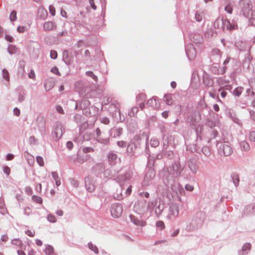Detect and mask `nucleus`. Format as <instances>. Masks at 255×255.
Here are the masks:
<instances>
[{
	"mask_svg": "<svg viewBox=\"0 0 255 255\" xmlns=\"http://www.w3.org/2000/svg\"><path fill=\"white\" fill-rule=\"evenodd\" d=\"M172 169L176 176L171 173H167L163 179L164 184L172 192V197L178 195H183L185 191L178 182V177L182 173L183 168L178 162H174L172 165Z\"/></svg>",
	"mask_w": 255,
	"mask_h": 255,
	"instance_id": "f257e3e1",
	"label": "nucleus"
},
{
	"mask_svg": "<svg viewBox=\"0 0 255 255\" xmlns=\"http://www.w3.org/2000/svg\"><path fill=\"white\" fill-rule=\"evenodd\" d=\"M241 10L240 15L248 19L249 23L255 26V10L251 0H239Z\"/></svg>",
	"mask_w": 255,
	"mask_h": 255,
	"instance_id": "f03ea898",
	"label": "nucleus"
},
{
	"mask_svg": "<svg viewBox=\"0 0 255 255\" xmlns=\"http://www.w3.org/2000/svg\"><path fill=\"white\" fill-rule=\"evenodd\" d=\"M217 146L219 154L221 156H229L233 152V148L228 142L217 141Z\"/></svg>",
	"mask_w": 255,
	"mask_h": 255,
	"instance_id": "7ed1b4c3",
	"label": "nucleus"
},
{
	"mask_svg": "<svg viewBox=\"0 0 255 255\" xmlns=\"http://www.w3.org/2000/svg\"><path fill=\"white\" fill-rule=\"evenodd\" d=\"M205 220V214L198 212L190 222V228L192 230H197L201 227Z\"/></svg>",
	"mask_w": 255,
	"mask_h": 255,
	"instance_id": "20e7f679",
	"label": "nucleus"
},
{
	"mask_svg": "<svg viewBox=\"0 0 255 255\" xmlns=\"http://www.w3.org/2000/svg\"><path fill=\"white\" fill-rule=\"evenodd\" d=\"M201 136H196V139L192 142L189 139H186L185 141L186 149L190 151L191 152L197 151L198 149L199 148L201 145Z\"/></svg>",
	"mask_w": 255,
	"mask_h": 255,
	"instance_id": "39448f33",
	"label": "nucleus"
},
{
	"mask_svg": "<svg viewBox=\"0 0 255 255\" xmlns=\"http://www.w3.org/2000/svg\"><path fill=\"white\" fill-rule=\"evenodd\" d=\"M134 211L139 215L144 214L147 210L146 201L144 199L138 200L134 205Z\"/></svg>",
	"mask_w": 255,
	"mask_h": 255,
	"instance_id": "423d86ee",
	"label": "nucleus"
},
{
	"mask_svg": "<svg viewBox=\"0 0 255 255\" xmlns=\"http://www.w3.org/2000/svg\"><path fill=\"white\" fill-rule=\"evenodd\" d=\"M95 139L96 141L104 145H108L110 144V139L109 136L104 137L100 128H97L95 130Z\"/></svg>",
	"mask_w": 255,
	"mask_h": 255,
	"instance_id": "0eeeda50",
	"label": "nucleus"
},
{
	"mask_svg": "<svg viewBox=\"0 0 255 255\" xmlns=\"http://www.w3.org/2000/svg\"><path fill=\"white\" fill-rule=\"evenodd\" d=\"M123 211V206L119 203H114L111 206V214L114 218H118L121 217Z\"/></svg>",
	"mask_w": 255,
	"mask_h": 255,
	"instance_id": "6e6552de",
	"label": "nucleus"
},
{
	"mask_svg": "<svg viewBox=\"0 0 255 255\" xmlns=\"http://www.w3.org/2000/svg\"><path fill=\"white\" fill-rule=\"evenodd\" d=\"M200 120V114L198 112H195L188 116L186 122L189 124L191 128H195L196 124Z\"/></svg>",
	"mask_w": 255,
	"mask_h": 255,
	"instance_id": "1a4fd4ad",
	"label": "nucleus"
},
{
	"mask_svg": "<svg viewBox=\"0 0 255 255\" xmlns=\"http://www.w3.org/2000/svg\"><path fill=\"white\" fill-rule=\"evenodd\" d=\"M114 108L115 110L113 112V116L117 120L122 121L124 120V117L122 119L121 117V113L120 109V104L117 102H113L110 107V109Z\"/></svg>",
	"mask_w": 255,
	"mask_h": 255,
	"instance_id": "9d476101",
	"label": "nucleus"
},
{
	"mask_svg": "<svg viewBox=\"0 0 255 255\" xmlns=\"http://www.w3.org/2000/svg\"><path fill=\"white\" fill-rule=\"evenodd\" d=\"M63 131L62 126L60 124H57L52 132V137L56 139H58L62 137Z\"/></svg>",
	"mask_w": 255,
	"mask_h": 255,
	"instance_id": "9b49d317",
	"label": "nucleus"
},
{
	"mask_svg": "<svg viewBox=\"0 0 255 255\" xmlns=\"http://www.w3.org/2000/svg\"><path fill=\"white\" fill-rule=\"evenodd\" d=\"M37 125L38 127V129L41 134V135H43L45 134V130H46V121L44 117L40 116L37 118L36 120Z\"/></svg>",
	"mask_w": 255,
	"mask_h": 255,
	"instance_id": "f8f14e48",
	"label": "nucleus"
},
{
	"mask_svg": "<svg viewBox=\"0 0 255 255\" xmlns=\"http://www.w3.org/2000/svg\"><path fill=\"white\" fill-rule=\"evenodd\" d=\"M185 51L187 56L189 60H192L195 57L196 52L195 48L192 44H188L185 46Z\"/></svg>",
	"mask_w": 255,
	"mask_h": 255,
	"instance_id": "ddd939ff",
	"label": "nucleus"
},
{
	"mask_svg": "<svg viewBox=\"0 0 255 255\" xmlns=\"http://www.w3.org/2000/svg\"><path fill=\"white\" fill-rule=\"evenodd\" d=\"M107 157L108 162L111 165H115L120 161V158L116 153L113 152H110L107 155Z\"/></svg>",
	"mask_w": 255,
	"mask_h": 255,
	"instance_id": "4468645a",
	"label": "nucleus"
},
{
	"mask_svg": "<svg viewBox=\"0 0 255 255\" xmlns=\"http://www.w3.org/2000/svg\"><path fill=\"white\" fill-rule=\"evenodd\" d=\"M123 133V128L118 127H113L111 128L109 131V136H112L113 138L120 136Z\"/></svg>",
	"mask_w": 255,
	"mask_h": 255,
	"instance_id": "2eb2a0df",
	"label": "nucleus"
},
{
	"mask_svg": "<svg viewBox=\"0 0 255 255\" xmlns=\"http://www.w3.org/2000/svg\"><path fill=\"white\" fill-rule=\"evenodd\" d=\"M85 187L90 192H92L95 190V185L94 181L89 176H87L85 179Z\"/></svg>",
	"mask_w": 255,
	"mask_h": 255,
	"instance_id": "dca6fc26",
	"label": "nucleus"
},
{
	"mask_svg": "<svg viewBox=\"0 0 255 255\" xmlns=\"http://www.w3.org/2000/svg\"><path fill=\"white\" fill-rule=\"evenodd\" d=\"M155 172L153 170H149L146 173L143 181L144 185H147L148 183L155 177Z\"/></svg>",
	"mask_w": 255,
	"mask_h": 255,
	"instance_id": "f3484780",
	"label": "nucleus"
},
{
	"mask_svg": "<svg viewBox=\"0 0 255 255\" xmlns=\"http://www.w3.org/2000/svg\"><path fill=\"white\" fill-rule=\"evenodd\" d=\"M90 104L91 103L88 100L83 99L79 103V104L76 103L75 109H77L79 107V109L83 110H87L90 107Z\"/></svg>",
	"mask_w": 255,
	"mask_h": 255,
	"instance_id": "a211bd4d",
	"label": "nucleus"
},
{
	"mask_svg": "<svg viewBox=\"0 0 255 255\" xmlns=\"http://www.w3.org/2000/svg\"><path fill=\"white\" fill-rule=\"evenodd\" d=\"M203 83L207 87H212L214 85L213 79L207 73H204L203 75Z\"/></svg>",
	"mask_w": 255,
	"mask_h": 255,
	"instance_id": "6ab92c4d",
	"label": "nucleus"
},
{
	"mask_svg": "<svg viewBox=\"0 0 255 255\" xmlns=\"http://www.w3.org/2000/svg\"><path fill=\"white\" fill-rule=\"evenodd\" d=\"M123 187L121 185H119L116 189V191L113 194V197L117 200H121L124 197V195L122 194Z\"/></svg>",
	"mask_w": 255,
	"mask_h": 255,
	"instance_id": "aec40b11",
	"label": "nucleus"
},
{
	"mask_svg": "<svg viewBox=\"0 0 255 255\" xmlns=\"http://www.w3.org/2000/svg\"><path fill=\"white\" fill-rule=\"evenodd\" d=\"M127 153L130 157L133 156L134 154L136 149V145L133 142L130 141L128 145H127Z\"/></svg>",
	"mask_w": 255,
	"mask_h": 255,
	"instance_id": "412c9836",
	"label": "nucleus"
},
{
	"mask_svg": "<svg viewBox=\"0 0 255 255\" xmlns=\"http://www.w3.org/2000/svg\"><path fill=\"white\" fill-rule=\"evenodd\" d=\"M237 27V25L236 24L231 23L227 19H224V27L223 30L227 29L232 30L235 29Z\"/></svg>",
	"mask_w": 255,
	"mask_h": 255,
	"instance_id": "4be33fe9",
	"label": "nucleus"
},
{
	"mask_svg": "<svg viewBox=\"0 0 255 255\" xmlns=\"http://www.w3.org/2000/svg\"><path fill=\"white\" fill-rule=\"evenodd\" d=\"M147 105L152 108L156 109L159 107L158 99L156 97H153L148 100L147 102Z\"/></svg>",
	"mask_w": 255,
	"mask_h": 255,
	"instance_id": "5701e85b",
	"label": "nucleus"
},
{
	"mask_svg": "<svg viewBox=\"0 0 255 255\" xmlns=\"http://www.w3.org/2000/svg\"><path fill=\"white\" fill-rule=\"evenodd\" d=\"M129 218L131 222L136 226L143 227L146 225V222L144 221L139 220L132 215H129Z\"/></svg>",
	"mask_w": 255,
	"mask_h": 255,
	"instance_id": "b1692460",
	"label": "nucleus"
},
{
	"mask_svg": "<svg viewBox=\"0 0 255 255\" xmlns=\"http://www.w3.org/2000/svg\"><path fill=\"white\" fill-rule=\"evenodd\" d=\"M173 138V136H168V135L164 134L162 135V146L163 149H166L168 147L169 145L171 144L169 142V140H171V138Z\"/></svg>",
	"mask_w": 255,
	"mask_h": 255,
	"instance_id": "393cba45",
	"label": "nucleus"
},
{
	"mask_svg": "<svg viewBox=\"0 0 255 255\" xmlns=\"http://www.w3.org/2000/svg\"><path fill=\"white\" fill-rule=\"evenodd\" d=\"M188 167L190 168L191 171L195 174L198 171V167L196 165L195 161L193 159H189L188 161Z\"/></svg>",
	"mask_w": 255,
	"mask_h": 255,
	"instance_id": "a878e982",
	"label": "nucleus"
},
{
	"mask_svg": "<svg viewBox=\"0 0 255 255\" xmlns=\"http://www.w3.org/2000/svg\"><path fill=\"white\" fill-rule=\"evenodd\" d=\"M170 214L174 217L178 216L179 214L178 206L176 203L172 204L169 207Z\"/></svg>",
	"mask_w": 255,
	"mask_h": 255,
	"instance_id": "bb28decb",
	"label": "nucleus"
},
{
	"mask_svg": "<svg viewBox=\"0 0 255 255\" xmlns=\"http://www.w3.org/2000/svg\"><path fill=\"white\" fill-rule=\"evenodd\" d=\"M43 28L45 31H50L56 28V24L51 21H46L43 23Z\"/></svg>",
	"mask_w": 255,
	"mask_h": 255,
	"instance_id": "cd10ccee",
	"label": "nucleus"
},
{
	"mask_svg": "<svg viewBox=\"0 0 255 255\" xmlns=\"http://www.w3.org/2000/svg\"><path fill=\"white\" fill-rule=\"evenodd\" d=\"M105 165L102 163L96 164L93 166V170L97 174H101L105 171Z\"/></svg>",
	"mask_w": 255,
	"mask_h": 255,
	"instance_id": "c85d7f7f",
	"label": "nucleus"
},
{
	"mask_svg": "<svg viewBox=\"0 0 255 255\" xmlns=\"http://www.w3.org/2000/svg\"><path fill=\"white\" fill-rule=\"evenodd\" d=\"M251 245L249 243H245L242 247L241 250L238 252L239 255H245L248 254V252L251 250Z\"/></svg>",
	"mask_w": 255,
	"mask_h": 255,
	"instance_id": "c756f323",
	"label": "nucleus"
},
{
	"mask_svg": "<svg viewBox=\"0 0 255 255\" xmlns=\"http://www.w3.org/2000/svg\"><path fill=\"white\" fill-rule=\"evenodd\" d=\"M213 27L215 28L222 29L224 27V19L223 18H218L213 23Z\"/></svg>",
	"mask_w": 255,
	"mask_h": 255,
	"instance_id": "7c9ffc66",
	"label": "nucleus"
},
{
	"mask_svg": "<svg viewBox=\"0 0 255 255\" xmlns=\"http://www.w3.org/2000/svg\"><path fill=\"white\" fill-rule=\"evenodd\" d=\"M165 205L163 202H159L157 206L155 207V213L157 217L159 216L163 209H164Z\"/></svg>",
	"mask_w": 255,
	"mask_h": 255,
	"instance_id": "2f4dec72",
	"label": "nucleus"
},
{
	"mask_svg": "<svg viewBox=\"0 0 255 255\" xmlns=\"http://www.w3.org/2000/svg\"><path fill=\"white\" fill-rule=\"evenodd\" d=\"M240 147L241 150L244 151H248L250 149V145L246 140H243L240 142Z\"/></svg>",
	"mask_w": 255,
	"mask_h": 255,
	"instance_id": "473e14b6",
	"label": "nucleus"
},
{
	"mask_svg": "<svg viewBox=\"0 0 255 255\" xmlns=\"http://www.w3.org/2000/svg\"><path fill=\"white\" fill-rule=\"evenodd\" d=\"M255 213V205H249L247 206L244 210V213L246 215H249Z\"/></svg>",
	"mask_w": 255,
	"mask_h": 255,
	"instance_id": "72a5a7b5",
	"label": "nucleus"
},
{
	"mask_svg": "<svg viewBox=\"0 0 255 255\" xmlns=\"http://www.w3.org/2000/svg\"><path fill=\"white\" fill-rule=\"evenodd\" d=\"M163 100L167 105H172L173 103L172 94H165L164 96Z\"/></svg>",
	"mask_w": 255,
	"mask_h": 255,
	"instance_id": "f704fd0d",
	"label": "nucleus"
},
{
	"mask_svg": "<svg viewBox=\"0 0 255 255\" xmlns=\"http://www.w3.org/2000/svg\"><path fill=\"white\" fill-rule=\"evenodd\" d=\"M206 125L211 128H213L219 125V122L218 120L213 121L211 120L208 119L206 121Z\"/></svg>",
	"mask_w": 255,
	"mask_h": 255,
	"instance_id": "c9c22d12",
	"label": "nucleus"
},
{
	"mask_svg": "<svg viewBox=\"0 0 255 255\" xmlns=\"http://www.w3.org/2000/svg\"><path fill=\"white\" fill-rule=\"evenodd\" d=\"M26 95V91L24 89H21L19 93L18 96V101L19 102H22L25 100V96Z\"/></svg>",
	"mask_w": 255,
	"mask_h": 255,
	"instance_id": "e433bc0d",
	"label": "nucleus"
},
{
	"mask_svg": "<svg viewBox=\"0 0 255 255\" xmlns=\"http://www.w3.org/2000/svg\"><path fill=\"white\" fill-rule=\"evenodd\" d=\"M204 17V12L201 11H196L195 14V19L197 22H201Z\"/></svg>",
	"mask_w": 255,
	"mask_h": 255,
	"instance_id": "4c0bfd02",
	"label": "nucleus"
},
{
	"mask_svg": "<svg viewBox=\"0 0 255 255\" xmlns=\"http://www.w3.org/2000/svg\"><path fill=\"white\" fill-rule=\"evenodd\" d=\"M243 90V87H238L233 90V91L232 92V94L235 96L239 97L242 93Z\"/></svg>",
	"mask_w": 255,
	"mask_h": 255,
	"instance_id": "58836bf2",
	"label": "nucleus"
},
{
	"mask_svg": "<svg viewBox=\"0 0 255 255\" xmlns=\"http://www.w3.org/2000/svg\"><path fill=\"white\" fill-rule=\"evenodd\" d=\"M11 244L13 245L16 246L21 249L22 246V242L19 239H13L11 241Z\"/></svg>",
	"mask_w": 255,
	"mask_h": 255,
	"instance_id": "ea45409f",
	"label": "nucleus"
},
{
	"mask_svg": "<svg viewBox=\"0 0 255 255\" xmlns=\"http://www.w3.org/2000/svg\"><path fill=\"white\" fill-rule=\"evenodd\" d=\"M231 178L235 186L237 187L239 185L240 181L239 176L236 173H233L231 175Z\"/></svg>",
	"mask_w": 255,
	"mask_h": 255,
	"instance_id": "a19ab883",
	"label": "nucleus"
},
{
	"mask_svg": "<svg viewBox=\"0 0 255 255\" xmlns=\"http://www.w3.org/2000/svg\"><path fill=\"white\" fill-rule=\"evenodd\" d=\"M88 247L89 249L94 252L96 254H99V250L97 247L94 245H93L92 243H89L88 244Z\"/></svg>",
	"mask_w": 255,
	"mask_h": 255,
	"instance_id": "79ce46f5",
	"label": "nucleus"
},
{
	"mask_svg": "<svg viewBox=\"0 0 255 255\" xmlns=\"http://www.w3.org/2000/svg\"><path fill=\"white\" fill-rule=\"evenodd\" d=\"M157 205L156 201H150L146 206L147 210H152Z\"/></svg>",
	"mask_w": 255,
	"mask_h": 255,
	"instance_id": "37998d69",
	"label": "nucleus"
},
{
	"mask_svg": "<svg viewBox=\"0 0 255 255\" xmlns=\"http://www.w3.org/2000/svg\"><path fill=\"white\" fill-rule=\"evenodd\" d=\"M2 77L3 79H4L7 82H8L9 80V73L5 69L2 70Z\"/></svg>",
	"mask_w": 255,
	"mask_h": 255,
	"instance_id": "c03bdc74",
	"label": "nucleus"
},
{
	"mask_svg": "<svg viewBox=\"0 0 255 255\" xmlns=\"http://www.w3.org/2000/svg\"><path fill=\"white\" fill-rule=\"evenodd\" d=\"M202 152L206 157H209L211 155L210 149L208 146H205L203 147Z\"/></svg>",
	"mask_w": 255,
	"mask_h": 255,
	"instance_id": "a18cd8bd",
	"label": "nucleus"
},
{
	"mask_svg": "<svg viewBox=\"0 0 255 255\" xmlns=\"http://www.w3.org/2000/svg\"><path fill=\"white\" fill-rule=\"evenodd\" d=\"M195 129V131L196 133V136H201V132L203 128V125L199 124L197 127H196L195 128H194Z\"/></svg>",
	"mask_w": 255,
	"mask_h": 255,
	"instance_id": "49530a36",
	"label": "nucleus"
},
{
	"mask_svg": "<svg viewBox=\"0 0 255 255\" xmlns=\"http://www.w3.org/2000/svg\"><path fill=\"white\" fill-rule=\"evenodd\" d=\"M44 252L47 255H52L53 253V247L50 245L46 246Z\"/></svg>",
	"mask_w": 255,
	"mask_h": 255,
	"instance_id": "de8ad7c7",
	"label": "nucleus"
},
{
	"mask_svg": "<svg viewBox=\"0 0 255 255\" xmlns=\"http://www.w3.org/2000/svg\"><path fill=\"white\" fill-rule=\"evenodd\" d=\"M249 139L252 142H255V131L251 130L249 133Z\"/></svg>",
	"mask_w": 255,
	"mask_h": 255,
	"instance_id": "09e8293b",
	"label": "nucleus"
},
{
	"mask_svg": "<svg viewBox=\"0 0 255 255\" xmlns=\"http://www.w3.org/2000/svg\"><path fill=\"white\" fill-rule=\"evenodd\" d=\"M150 143L152 147H155L158 146L159 142L157 138H152L150 139Z\"/></svg>",
	"mask_w": 255,
	"mask_h": 255,
	"instance_id": "8fccbe9b",
	"label": "nucleus"
},
{
	"mask_svg": "<svg viewBox=\"0 0 255 255\" xmlns=\"http://www.w3.org/2000/svg\"><path fill=\"white\" fill-rule=\"evenodd\" d=\"M53 84L50 81H47L44 84V88L46 91H48L53 87Z\"/></svg>",
	"mask_w": 255,
	"mask_h": 255,
	"instance_id": "3c124183",
	"label": "nucleus"
},
{
	"mask_svg": "<svg viewBox=\"0 0 255 255\" xmlns=\"http://www.w3.org/2000/svg\"><path fill=\"white\" fill-rule=\"evenodd\" d=\"M9 19L13 22L17 19L16 11L14 10H12L9 15Z\"/></svg>",
	"mask_w": 255,
	"mask_h": 255,
	"instance_id": "603ef678",
	"label": "nucleus"
},
{
	"mask_svg": "<svg viewBox=\"0 0 255 255\" xmlns=\"http://www.w3.org/2000/svg\"><path fill=\"white\" fill-rule=\"evenodd\" d=\"M138 110L137 107H133L131 109L130 111L128 112V115L130 117L134 116L138 112Z\"/></svg>",
	"mask_w": 255,
	"mask_h": 255,
	"instance_id": "864d4df0",
	"label": "nucleus"
},
{
	"mask_svg": "<svg viewBox=\"0 0 255 255\" xmlns=\"http://www.w3.org/2000/svg\"><path fill=\"white\" fill-rule=\"evenodd\" d=\"M86 75L89 77H91L95 82L98 81V77L96 76L92 71H87L86 72Z\"/></svg>",
	"mask_w": 255,
	"mask_h": 255,
	"instance_id": "5fc2aeb1",
	"label": "nucleus"
},
{
	"mask_svg": "<svg viewBox=\"0 0 255 255\" xmlns=\"http://www.w3.org/2000/svg\"><path fill=\"white\" fill-rule=\"evenodd\" d=\"M32 199L37 203L41 204L42 202V199L41 197L37 195H33L32 197Z\"/></svg>",
	"mask_w": 255,
	"mask_h": 255,
	"instance_id": "6e6d98bb",
	"label": "nucleus"
},
{
	"mask_svg": "<svg viewBox=\"0 0 255 255\" xmlns=\"http://www.w3.org/2000/svg\"><path fill=\"white\" fill-rule=\"evenodd\" d=\"M47 220L51 223H55L56 221V217L52 215V214H48L47 217Z\"/></svg>",
	"mask_w": 255,
	"mask_h": 255,
	"instance_id": "4d7b16f0",
	"label": "nucleus"
},
{
	"mask_svg": "<svg viewBox=\"0 0 255 255\" xmlns=\"http://www.w3.org/2000/svg\"><path fill=\"white\" fill-rule=\"evenodd\" d=\"M36 161L40 166H43L44 165V163L43 159L41 156H36Z\"/></svg>",
	"mask_w": 255,
	"mask_h": 255,
	"instance_id": "13d9d810",
	"label": "nucleus"
},
{
	"mask_svg": "<svg viewBox=\"0 0 255 255\" xmlns=\"http://www.w3.org/2000/svg\"><path fill=\"white\" fill-rule=\"evenodd\" d=\"M74 120L77 123H81L82 122H83V121H82V117L81 115H79V114H76L75 116H74Z\"/></svg>",
	"mask_w": 255,
	"mask_h": 255,
	"instance_id": "bf43d9fd",
	"label": "nucleus"
},
{
	"mask_svg": "<svg viewBox=\"0 0 255 255\" xmlns=\"http://www.w3.org/2000/svg\"><path fill=\"white\" fill-rule=\"evenodd\" d=\"M117 144L118 146L122 148L126 147L127 145V142L123 140L117 141Z\"/></svg>",
	"mask_w": 255,
	"mask_h": 255,
	"instance_id": "052dcab7",
	"label": "nucleus"
},
{
	"mask_svg": "<svg viewBox=\"0 0 255 255\" xmlns=\"http://www.w3.org/2000/svg\"><path fill=\"white\" fill-rule=\"evenodd\" d=\"M157 227L159 228L160 229H163L165 228L164 224L163 222L161 221H158L156 223Z\"/></svg>",
	"mask_w": 255,
	"mask_h": 255,
	"instance_id": "680f3d73",
	"label": "nucleus"
},
{
	"mask_svg": "<svg viewBox=\"0 0 255 255\" xmlns=\"http://www.w3.org/2000/svg\"><path fill=\"white\" fill-rule=\"evenodd\" d=\"M50 56L51 59H56L57 58V53L55 50H51Z\"/></svg>",
	"mask_w": 255,
	"mask_h": 255,
	"instance_id": "e2e57ef3",
	"label": "nucleus"
},
{
	"mask_svg": "<svg viewBox=\"0 0 255 255\" xmlns=\"http://www.w3.org/2000/svg\"><path fill=\"white\" fill-rule=\"evenodd\" d=\"M101 122L105 125H108L110 123V120L107 117H103L101 119Z\"/></svg>",
	"mask_w": 255,
	"mask_h": 255,
	"instance_id": "0e129e2a",
	"label": "nucleus"
},
{
	"mask_svg": "<svg viewBox=\"0 0 255 255\" xmlns=\"http://www.w3.org/2000/svg\"><path fill=\"white\" fill-rule=\"evenodd\" d=\"M56 110L58 113L62 115L64 114V111L60 105H56Z\"/></svg>",
	"mask_w": 255,
	"mask_h": 255,
	"instance_id": "69168bd1",
	"label": "nucleus"
},
{
	"mask_svg": "<svg viewBox=\"0 0 255 255\" xmlns=\"http://www.w3.org/2000/svg\"><path fill=\"white\" fill-rule=\"evenodd\" d=\"M15 48V47L12 45L8 46L7 48V52L9 54H13L14 53V51L13 50Z\"/></svg>",
	"mask_w": 255,
	"mask_h": 255,
	"instance_id": "338daca9",
	"label": "nucleus"
},
{
	"mask_svg": "<svg viewBox=\"0 0 255 255\" xmlns=\"http://www.w3.org/2000/svg\"><path fill=\"white\" fill-rule=\"evenodd\" d=\"M94 151V149L92 147H85L83 148V151L84 153L93 152Z\"/></svg>",
	"mask_w": 255,
	"mask_h": 255,
	"instance_id": "774afa93",
	"label": "nucleus"
}]
</instances>
